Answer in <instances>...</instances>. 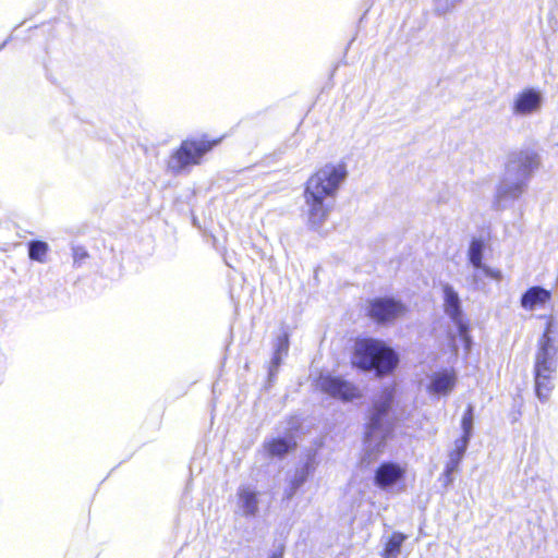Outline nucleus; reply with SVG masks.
Here are the masks:
<instances>
[{
	"label": "nucleus",
	"instance_id": "f257e3e1",
	"mask_svg": "<svg viewBox=\"0 0 558 558\" xmlns=\"http://www.w3.org/2000/svg\"><path fill=\"white\" fill-rule=\"evenodd\" d=\"M347 177L345 165L327 163L307 179L303 196L304 213L311 229L318 231L324 226Z\"/></svg>",
	"mask_w": 558,
	"mask_h": 558
},
{
	"label": "nucleus",
	"instance_id": "f03ea898",
	"mask_svg": "<svg viewBox=\"0 0 558 558\" xmlns=\"http://www.w3.org/2000/svg\"><path fill=\"white\" fill-rule=\"evenodd\" d=\"M539 166V155L533 149L511 151L507 157L505 173L496 187L493 207L504 210L508 203L519 199Z\"/></svg>",
	"mask_w": 558,
	"mask_h": 558
},
{
	"label": "nucleus",
	"instance_id": "7ed1b4c3",
	"mask_svg": "<svg viewBox=\"0 0 558 558\" xmlns=\"http://www.w3.org/2000/svg\"><path fill=\"white\" fill-rule=\"evenodd\" d=\"M395 397L396 389L386 387L373 400L364 437L365 450L369 454L380 452L392 432L393 422L390 412L395 403Z\"/></svg>",
	"mask_w": 558,
	"mask_h": 558
},
{
	"label": "nucleus",
	"instance_id": "20e7f679",
	"mask_svg": "<svg viewBox=\"0 0 558 558\" xmlns=\"http://www.w3.org/2000/svg\"><path fill=\"white\" fill-rule=\"evenodd\" d=\"M352 364L364 371H374L383 377L391 374L399 364V355L385 342L373 339H360L355 343Z\"/></svg>",
	"mask_w": 558,
	"mask_h": 558
},
{
	"label": "nucleus",
	"instance_id": "39448f33",
	"mask_svg": "<svg viewBox=\"0 0 558 558\" xmlns=\"http://www.w3.org/2000/svg\"><path fill=\"white\" fill-rule=\"evenodd\" d=\"M216 144L217 141L210 142L207 140L183 141L167 161L168 171L173 175H178L189 170L192 166L199 165L203 156Z\"/></svg>",
	"mask_w": 558,
	"mask_h": 558
},
{
	"label": "nucleus",
	"instance_id": "423d86ee",
	"mask_svg": "<svg viewBox=\"0 0 558 558\" xmlns=\"http://www.w3.org/2000/svg\"><path fill=\"white\" fill-rule=\"evenodd\" d=\"M407 311V305L393 296H376L366 304V316L381 326L395 323L404 316Z\"/></svg>",
	"mask_w": 558,
	"mask_h": 558
},
{
	"label": "nucleus",
	"instance_id": "0eeeda50",
	"mask_svg": "<svg viewBox=\"0 0 558 558\" xmlns=\"http://www.w3.org/2000/svg\"><path fill=\"white\" fill-rule=\"evenodd\" d=\"M317 387L324 393L343 402H350L362 396L360 389L353 383L340 376L322 375L317 379Z\"/></svg>",
	"mask_w": 558,
	"mask_h": 558
},
{
	"label": "nucleus",
	"instance_id": "6e6552de",
	"mask_svg": "<svg viewBox=\"0 0 558 558\" xmlns=\"http://www.w3.org/2000/svg\"><path fill=\"white\" fill-rule=\"evenodd\" d=\"M485 243L482 239H473L470 243L468 257L470 264L474 267L475 272L472 275V283L475 288L480 287V276L477 274L478 270L483 271L484 275L488 278L500 280L501 272L499 270H494L487 265L483 264Z\"/></svg>",
	"mask_w": 558,
	"mask_h": 558
},
{
	"label": "nucleus",
	"instance_id": "1a4fd4ad",
	"mask_svg": "<svg viewBox=\"0 0 558 558\" xmlns=\"http://www.w3.org/2000/svg\"><path fill=\"white\" fill-rule=\"evenodd\" d=\"M405 471L395 462H383L376 470L374 482L384 490H391L404 480Z\"/></svg>",
	"mask_w": 558,
	"mask_h": 558
},
{
	"label": "nucleus",
	"instance_id": "9d476101",
	"mask_svg": "<svg viewBox=\"0 0 558 558\" xmlns=\"http://www.w3.org/2000/svg\"><path fill=\"white\" fill-rule=\"evenodd\" d=\"M444 293V311L452 320L457 329L463 331L464 315L462 311L461 300L458 292L449 283H442Z\"/></svg>",
	"mask_w": 558,
	"mask_h": 558
},
{
	"label": "nucleus",
	"instance_id": "9b49d317",
	"mask_svg": "<svg viewBox=\"0 0 558 558\" xmlns=\"http://www.w3.org/2000/svg\"><path fill=\"white\" fill-rule=\"evenodd\" d=\"M543 102L541 92L535 88H525L515 97L512 112L515 116H529L536 112Z\"/></svg>",
	"mask_w": 558,
	"mask_h": 558
},
{
	"label": "nucleus",
	"instance_id": "f8f14e48",
	"mask_svg": "<svg viewBox=\"0 0 558 558\" xmlns=\"http://www.w3.org/2000/svg\"><path fill=\"white\" fill-rule=\"evenodd\" d=\"M558 344L537 342L534 371L557 372Z\"/></svg>",
	"mask_w": 558,
	"mask_h": 558
},
{
	"label": "nucleus",
	"instance_id": "ddd939ff",
	"mask_svg": "<svg viewBox=\"0 0 558 558\" xmlns=\"http://www.w3.org/2000/svg\"><path fill=\"white\" fill-rule=\"evenodd\" d=\"M314 470V458L308 457L306 462L301 468L295 470L294 475L290 480L289 486L286 489L287 499H291L296 494V492L304 485Z\"/></svg>",
	"mask_w": 558,
	"mask_h": 558
},
{
	"label": "nucleus",
	"instance_id": "4468645a",
	"mask_svg": "<svg viewBox=\"0 0 558 558\" xmlns=\"http://www.w3.org/2000/svg\"><path fill=\"white\" fill-rule=\"evenodd\" d=\"M551 298V292L541 286L529 288L521 295V306L525 310H534L536 306L544 305Z\"/></svg>",
	"mask_w": 558,
	"mask_h": 558
},
{
	"label": "nucleus",
	"instance_id": "2eb2a0df",
	"mask_svg": "<svg viewBox=\"0 0 558 558\" xmlns=\"http://www.w3.org/2000/svg\"><path fill=\"white\" fill-rule=\"evenodd\" d=\"M289 351V336L287 332L279 335L276 339V343L274 345V355L270 361L269 371H268V379L272 381L276 377L277 371L281 365L283 356L288 354Z\"/></svg>",
	"mask_w": 558,
	"mask_h": 558
},
{
	"label": "nucleus",
	"instance_id": "dca6fc26",
	"mask_svg": "<svg viewBox=\"0 0 558 558\" xmlns=\"http://www.w3.org/2000/svg\"><path fill=\"white\" fill-rule=\"evenodd\" d=\"M555 372L534 371L535 393L541 402H546L554 389L553 378Z\"/></svg>",
	"mask_w": 558,
	"mask_h": 558
},
{
	"label": "nucleus",
	"instance_id": "f3484780",
	"mask_svg": "<svg viewBox=\"0 0 558 558\" xmlns=\"http://www.w3.org/2000/svg\"><path fill=\"white\" fill-rule=\"evenodd\" d=\"M456 385V376L453 373H450L448 371H442L435 373L432 376L430 383H429V390L433 393H442L447 395L449 393Z\"/></svg>",
	"mask_w": 558,
	"mask_h": 558
},
{
	"label": "nucleus",
	"instance_id": "a211bd4d",
	"mask_svg": "<svg viewBox=\"0 0 558 558\" xmlns=\"http://www.w3.org/2000/svg\"><path fill=\"white\" fill-rule=\"evenodd\" d=\"M264 446L270 456L282 458L296 447V442L292 436H289L274 438Z\"/></svg>",
	"mask_w": 558,
	"mask_h": 558
},
{
	"label": "nucleus",
	"instance_id": "6ab92c4d",
	"mask_svg": "<svg viewBox=\"0 0 558 558\" xmlns=\"http://www.w3.org/2000/svg\"><path fill=\"white\" fill-rule=\"evenodd\" d=\"M469 445L465 440H456L454 449L449 452V460L446 464L444 476H449L458 471Z\"/></svg>",
	"mask_w": 558,
	"mask_h": 558
},
{
	"label": "nucleus",
	"instance_id": "aec40b11",
	"mask_svg": "<svg viewBox=\"0 0 558 558\" xmlns=\"http://www.w3.org/2000/svg\"><path fill=\"white\" fill-rule=\"evenodd\" d=\"M239 498L243 513L247 517L255 515L258 511V500L256 493L248 488H241L239 492Z\"/></svg>",
	"mask_w": 558,
	"mask_h": 558
},
{
	"label": "nucleus",
	"instance_id": "412c9836",
	"mask_svg": "<svg viewBox=\"0 0 558 558\" xmlns=\"http://www.w3.org/2000/svg\"><path fill=\"white\" fill-rule=\"evenodd\" d=\"M547 319L546 327L537 342L558 344V322L554 316H543Z\"/></svg>",
	"mask_w": 558,
	"mask_h": 558
},
{
	"label": "nucleus",
	"instance_id": "4be33fe9",
	"mask_svg": "<svg viewBox=\"0 0 558 558\" xmlns=\"http://www.w3.org/2000/svg\"><path fill=\"white\" fill-rule=\"evenodd\" d=\"M473 423H474V407L469 404L466 410L463 413L461 420V428L463 435L458 440H465V444H470V440L473 435Z\"/></svg>",
	"mask_w": 558,
	"mask_h": 558
},
{
	"label": "nucleus",
	"instance_id": "5701e85b",
	"mask_svg": "<svg viewBox=\"0 0 558 558\" xmlns=\"http://www.w3.org/2000/svg\"><path fill=\"white\" fill-rule=\"evenodd\" d=\"M405 535L400 532H395L386 543L385 547V557L386 558H397L403 542L405 541Z\"/></svg>",
	"mask_w": 558,
	"mask_h": 558
},
{
	"label": "nucleus",
	"instance_id": "b1692460",
	"mask_svg": "<svg viewBox=\"0 0 558 558\" xmlns=\"http://www.w3.org/2000/svg\"><path fill=\"white\" fill-rule=\"evenodd\" d=\"M48 252V244L44 241L33 240L28 243V256L32 260L44 262Z\"/></svg>",
	"mask_w": 558,
	"mask_h": 558
},
{
	"label": "nucleus",
	"instance_id": "393cba45",
	"mask_svg": "<svg viewBox=\"0 0 558 558\" xmlns=\"http://www.w3.org/2000/svg\"><path fill=\"white\" fill-rule=\"evenodd\" d=\"M462 0H433V10L437 15L451 12Z\"/></svg>",
	"mask_w": 558,
	"mask_h": 558
},
{
	"label": "nucleus",
	"instance_id": "a878e982",
	"mask_svg": "<svg viewBox=\"0 0 558 558\" xmlns=\"http://www.w3.org/2000/svg\"><path fill=\"white\" fill-rule=\"evenodd\" d=\"M463 327H464L463 331H460V329H457V332H458V336L460 337V339L462 340L464 348L466 350H470L471 345H472V338L470 336V326L466 320H463Z\"/></svg>",
	"mask_w": 558,
	"mask_h": 558
},
{
	"label": "nucleus",
	"instance_id": "bb28decb",
	"mask_svg": "<svg viewBox=\"0 0 558 558\" xmlns=\"http://www.w3.org/2000/svg\"><path fill=\"white\" fill-rule=\"evenodd\" d=\"M72 251H73V264L76 267H80L82 265V263L89 256L88 252L82 246L73 247Z\"/></svg>",
	"mask_w": 558,
	"mask_h": 558
},
{
	"label": "nucleus",
	"instance_id": "cd10ccee",
	"mask_svg": "<svg viewBox=\"0 0 558 558\" xmlns=\"http://www.w3.org/2000/svg\"><path fill=\"white\" fill-rule=\"evenodd\" d=\"M269 558H283V549L281 548L280 550L272 553Z\"/></svg>",
	"mask_w": 558,
	"mask_h": 558
},
{
	"label": "nucleus",
	"instance_id": "c85d7f7f",
	"mask_svg": "<svg viewBox=\"0 0 558 558\" xmlns=\"http://www.w3.org/2000/svg\"><path fill=\"white\" fill-rule=\"evenodd\" d=\"M453 481V477H452V474L449 475V476H445V485L448 486L452 483Z\"/></svg>",
	"mask_w": 558,
	"mask_h": 558
}]
</instances>
